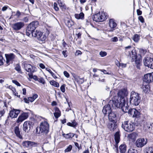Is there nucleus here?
<instances>
[{
    "mask_svg": "<svg viewBox=\"0 0 153 153\" xmlns=\"http://www.w3.org/2000/svg\"><path fill=\"white\" fill-rule=\"evenodd\" d=\"M140 98L138 93L134 91L131 93L130 98V103L133 105H137L140 102Z\"/></svg>",
    "mask_w": 153,
    "mask_h": 153,
    "instance_id": "obj_1",
    "label": "nucleus"
},
{
    "mask_svg": "<svg viewBox=\"0 0 153 153\" xmlns=\"http://www.w3.org/2000/svg\"><path fill=\"white\" fill-rule=\"evenodd\" d=\"M38 25L39 22L37 21L31 22L27 26L26 31V35L29 36L32 32L34 30L38 27Z\"/></svg>",
    "mask_w": 153,
    "mask_h": 153,
    "instance_id": "obj_2",
    "label": "nucleus"
},
{
    "mask_svg": "<svg viewBox=\"0 0 153 153\" xmlns=\"http://www.w3.org/2000/svg\"><path fill=\"white\" fill-rule=\"evenodd\" d=\"M125 52L128 56H129L132 59H135L137 58V53L135 51L132 49L131 46H128L125 47Z\"/></svg>",
    "mask_w": 153,
    "mask_h": 153,
    "instance_id": "obj_3",
    "label": "nucleus"
},
{
    "mask_svg": "<svg viewBox=\"0 0 153 153\" xmlns=\"http://www.w3.org/2000/svg\"><path fill=\"white\" fill-rule=\"evenodd\" d=\"M112 102L113 104L112 105L120 108L122 107L124 105H125L126 104L125 99H124L120 98V97H118L116 100H112Z\"/></svg>",
    "mask_w": 153,
    "mask_h": 153,
    "instance_id": "obj_4",
    "label": "nucleus"
},
{
    "mask_svg": "<svg viewBox=\"0 0 153 153\" xmlns=\"http://www.w3.org/2000/svg\"><path fill=\"white\" fill-rule=\"evenodd\" d=\"M49 125L48 122L46 121L42 122L39 128V132L38 133L39 134L43 133L47 134L49 131Z\"/></svg>",
    "mask_w": 153,
    "mask_h": 153,
    "instance_id": "obj_5",
    "label": "nucleus"
},
{
    "mask_svg": "<svg viewBox=\"0 0 153 153\" xmlns=\"http://www.w3.org/2000/svg\"><path fill=\"white\" fill-rule=\"evenodd\" d=\"M122 127L125 131L128 132L132 131L134 129L133 123L128 121H124L122 125Z\"/></svg>",
    "mask_w": 153,
    "mask_h": 153,
    "instance_id": "obj_6",
    "label": "nucleus"
},
{
    "mask_svg": "<svg viewBox=\"0 0 153 153\" xmlns=\"http://www.w3.org/2000/svg\"><path fill=\"white\" fill-rule=\"evenodd\" d=\"M106 19L105 13L101 11L94 15L93 20L97 22H102L106 20Z\"/></svg>",
    "mask_w": 153,
    "mask_h": 153,
    "instance_id": "obj_7",
    "label": "nucleus"
},
{
    "mask_svg": "<svg viewBox=\"0 0 153 153\" xmlns=\"http://www.w3.org/2000/svg\"><path fill=\"white\" fill-rule=\"evenodd\" d=\"M22 65L23 66L25 70L28 72L33 73L36 71V67L26 62H23L22 63Z\"/></svg>",
    "mask_w": 153,
    "mask_h": 153,
    "instance_id": "obj_8",
    "label": "nucleus"
},
{
    "mask_svg": "<svg viewBox=\"0 0 153 153\" xmlns=\"http://www.w3.org/2000/svg\"><path fill=\"white\" fill-rule=\"evenodd\" d=\"M34 123L30 121H26L23 124V129L25 132L28 133L31 128L33 125Z\"/></svg>",
    "mask_w": 153,
    "mask_h": 153,
    "instance_id": "obj_9",
    "label": "nucleus"
},
{
    "mask_svg": "<svg viewBox=\"0 0 153 153\" xmlns=\"http://www.w3.org/2000/svg\"><path fill=\"white\" fill-rule=\"evenodd\" d=\"M143 62L145 66L153 69V58L147 57L143 60Z\"/></svg>",
    "mask_w": 153,
    "mask_h": 153,
    "instance_id": "obj_10",
    "label": "nucleus"
},
{
    "mask_svg": "<svg viewBox=\"0 0 153 153\" xmlns=\"http://www.w3.org/2000/svg\"><path fill=\"white\" fill-rule=\"evenodd\" d=\"M24 25L25 24L23 22H20L13 24L12 27L15 30H19L23 28Z\"/></svg>",
    "mask_w": 153,
    "mask_h": 153,
    "instance_id": "obj_11",
    "label": "nucleus"
},
{
    "mask_svg": "<svg viewBox=\"0 0 153 153\" xmlns=\"http://www.w3.org/2000/svg\"><path fill=\"white\" fill-rule=\"evenodd\" d=\"M143 81L148 83L153 82V72L145 74L144 76Z\"/></svg>",
    "mask_w": 153,
    "mask_h": 153,
    "instance_id": "obj_12",
    "label": "nucleus"
},
{
    "mask_svg": "<svg viewBox=\"0 0 153 153\" xmlns=\"http://www.w3.org/2000/svg\"><path fill=\"white\" fill-rule=\"evenodd\" d=\"M128 114L133 117L138 118L140 114V112L134 108H132L129 110Z\"/></svg>",
    "mask_w": 153,
    "mask_h": 153,
    "instance_id": "obj_13",
    "label": "nucleus"
},
{
    "mask_svg": "<svg viewBox=\"0 0 153 153\" xmlns=\"http://www.w3.org/2000/svg\"><path fill=\"white\" fill-rule=\"evenodd\" d=\"M127 91L126 88H122L118 92V97L120 98L124 99H125L127 95Z\"/></svg>",
    "mask_w": 153,
    "mask_h": 153,
    "instance_id": "obj_14",
    "label": "nucleus"
},
{
    "mask_svg": "<svg viewBox=\"0 0 153 153\" xmlns=\"http://www.w3.org/2000/svg\"><path fill=\"white\" fill-rule=\"evenodd\" d=\"M5 56L6 59V62L7 64L12 63L15 57V55L12 53L6 54Z\"/></svg>",
    "mask_w": 153,
    "mask_h": 153,
    "instance_id": "obj_15",
    "label": "nucleus"
},
{
    "mask_svg": "<svg viewBox=\"0 0 153 153\" xmlns=\"http://www.w3.org/2000/svg\"><path fill=\"white\" fill-rule=\"evenodd\" d=\"M28 113H23L18 117L17 122L18 123H21L24 120L27 119L28 117Z\"/></svg>",
    "mask_w": 153,
    "mask_h": 153,
    "instance_id": "obj_16",
    "label": "nucleus"
},
{
    "mask_svg": "<svg viewBox=\"0 0 153 153\" xmlns=\"http://www.w3.org/2000/svg\"><path fill=\"white\" fill-rule=\"evenodd\" d=\"M109 25L111 29L109 31L113 32L117 26V24L116 23L113 19H110L109 21Z\"/></svg>",
    "mask_w": 153,
    "mask_h": 153,
    "instance_id": "obj_17",
    "label": "nucleus"
},
{
    "mask_svg": "<svg viewBox=\"0 0 153 153\" xmlns=\"http://www.w3.org/2000/svg\"><path fill=\"white\" fill-rule=\"evenodd\" d=\"M20 112V111L19 110L13 109L10 111L9 113L10 116L12 118H16L17 117Z\"/></svg>",
    "mask_w": 153,
    "mask_h": 153,
    "instance_id": "obj_18",
    "label": "nucleus"
},
{
    "mask_svg": "<svg viewBox=\"0 0 153 153\" xmlns=\"http://www.w3.org/2000/svg\"><path fill=\"white\" fill-rule=\"evenodd\" d=\"M111 111V108L109 105H107L105 106L102 110L103 113L104 114H108Z\"/></svg>",
    "mask_w": 153,
    "mask_h": 153,
    "instance_id": "obj_19",
    "label": "nucleus"
},
{
    "mask_svg": "<svg viewBox=\"0 0 153 153\" xmlns=\"http://www.w3.org/2000/svg\"><path fill=\"white\" fill-rule=\"evenodd\" d=\"M137 135V133L133 132L129 134L128 136V137L129 141H131L133 142L135 140Z\"/></svg>",
    "mask_w": 153,
    "mask_h": 153,
    "instance_id": "obj_20",
    "label": "nucleus"
},
{
    "mask_svg": "<svg viewBox=\"0 0 153 153\" xmlns=\"http://www.w3.org/2000/svg\"><path fill=\"white\" fill-rule=\"evenodd\" d=\"M108 116L109 120L110 121H115L117 115L115 112L111 111L108 114Z\"/></svg>",
    "mask_w": 153,
    "mask_h": 153,
    "instance_id": "obj_21",
    "label": "nucleus"
},
{
    "mask_svg": "<svg viewBox=\"0 0 153 153\" xmlns=\"http://www.w3.org/2000/svg\"><path fill=\"white\" fill-rule=\"evenodd\" d=\"M108 127L111 131H114L117 128V125L115 121H111L109 124Z\"/></svg>",
    "mask_w": 153,
    "mask_h": 153,
    "instance_id": "obj_22",
    "label": "nucleus"
},
{
    "mask_svg": "<svg viewBox=\"0 0 153 153\" xmlns=\"http://www.w3.org/2000/svg\"><path fill=\"white\" fill-rule=\"evenodd\" d=\"M14 132L16 136L20 139H22V136L21 134L19 128L18 126H16L14 128Z\"/></svg>",
    "mask_w": 153,
    "mask_h": 153,
    "instance_id": "obj_23",
    "label": "nucleus"
},
{
    "mask_svg": "<svg viewBox=\"0 0 153 153\" xmlns=\"http://www.w3.org/2000/svg\"><path fill=\"white\" fill-rule=\"evenodd\" d=\"M146 82L143 81L142 88L143 89L144 92L146 93L149 91V84Z\"/></svg>",
    "mask_w": 153,
    "mask_h": 153,
    "instance_id": "obj_24",
    "label": "nucleus"
},
{
    "mask_svg": "<svg viewBox=\"0 0 153 153\" xmlns=\"http://www.w3.org/2000/svg\"><path fill=\"white\" fill-rule=\"evenodd\" d=\"M120 134L119 131H117L114 134V139L116 143H118L120 140Z\"/></svg>",
    "mask_w": 153,
    "mask_h": 153,
    "instance_id": "obj_25",
    "label": "nucleus"
},
{
    "mask_svg": "<svg viewBox=\"0 0 153 153\" xmlns=\"http://www.w3.org/2000/svg\"><path fill=\"white\" fill-rule=\"evenodd\" d=\"M147 143V139L146 138H140L136 140L135 143Z\"/></svg>",
    "mask_w": 153,
    "mask_h": 153,
    "instance_id": "obj_26",
    "label": "nucleus"
},
{
    "mask_svg": "<svg viewBox=\"0 0 153 153\" xmlns=\"http://www.w3.org/2000/svg\"><path fill=\"white\" fill-rule=\"evenodd\" d=\"M119 149L121 153H125L126 148L125 144H121L119 146Z\"/></svg>",
    "mask_w": 153,
    "mask_h": 153,
    "instance_id": "obj_27",
    "label": "nucleus"
},
{
    "mask_svg": "<svg viewBox=\"0 0 153 153\" xmlns=\"http://www.w3.org/2000/svg\"><path fill=\"white\" fill-rule=\"evenodd\" d=\"M32 36L34 37H37L38 38V36H40L41 34V32L39 31H38L36 30L35 31V30L33 31L32 32V33H31Z\"/></svg>",
    "mask_w": 153,
    "mask_h": 153,
    "instance_id": "obj_28",
    "label": "nucleus"
},
{
    "mask_svg": "<svg viewBox=\"0 0 153 153\" xmlns=\"http://www.w3.org/2000/svg\"><path fill=\"white\" fill-rule=\"evenodd\" d=\"M74 16L76 19H83L84 18V14L83 13H81L79 14H75L74 15Z\"/></svg>",
    "mask_w": 153,
    "mask_h": 153,
    "instance_id": "obj_29",
    "label": "nucleus"
},
{
    "mask_svg": "<svg viewBox=\"0 0 153 153\" xmlns=\"http://www.w3.org/2000/svg\"><path fill=\"white\" fill-rule=\"evenodd\" d=\"M54 115L56 118H58L61 115V112L58 108H56L55 111L54 113Z\"/></svg>",
    "mask_w": 153,
    "mask_h": 153,
    "instance_id": "obj_30",
    "label": "nucleus"
},
{
    "mask_svg": "<svg viewBox=\"0 0 153 153\" xmlns=\"http://www.w3.org/2000/svg\"><path fill=\"white\" fill-rule=\"evenodd\" d=\"M144 153H153V147H146L144 151Z\"/></svg>",
    "mask_w": 153,
    "mask_h": 153,
    "instance_id": "obj_31",
    "label": "nucleus"
},
{
    "mask_svg": "<svg viewBox=\"0 0 153 153\" xmlns=\"http://www.w3.org/2000/svg\"><path fill=\"white\" fill-rule=\"evenodd\" d=\"M37 38L39 41L43 42L46 39V36L44 35H43L42 33L41 32V34L38 36Z\"/></svg>",
    "mask_w": 153,
    "mask_h": 153,
    "instance_id": "obj_32",
    "label": "nucleus"
},
{
    "mask_svg": "<svg viewBox=\"0 0 153 153\" xmlns=\"http://www.w3.org/2000/svg\"><path fill=\"white\" fill-rule=\"evenodd\" d=\"M63 135L67 139H69L73 137L74 136V134L73 133H69L67 134H64Z\"/></svg>",
    "mask_w": 153,
    "mask_h": 153,
    "instance_id": "obj_33",
    "label": "nucleus"
},
{
    "mask_svg": "<svg viewBox=\"0 0 153 153\" xmlns=\"http://www.w3.org/2000/svg\"><path fill=\"white\" fill-rule=\"evenodd\" d=\"M50 83L52 85L55 87H59V84L57 82L54 80H51L50 81Z\"/></svg>",
    "mask_w": 153,
    "mask_h": 153,
    "instance_id": "obj_34",
    "label": "nucleus"
},
{
    "mask_svg": "<svg viewBox=\"0 0 153 153\" xmlns=\"http://www.w3.org/2000/svg\"><path fill=\"white\" fill-rule=\"evenodd\" d=\"M38 97V95L37 94H34L32 97H28V100L29 101L31 102H33Z\"/></svg>",
    "mask_w": 153,
    "mask_h": 153,
    "instance_id": "obj_35",
    "label": "nucleus"
},
{
    "mask_svg": "<svg viewBox=\"0 0 153 153\" xmlns=\"http://www.w3.org/2000/svg\"><path fill=\"white\" fill-rule=\"evenodd\" d=\"M122 111L125 113H127L128 112V105L126 104V105L125 106V105H123L122 106V108H120Z\"/></svg>",
    "mask_w": 153,
    "mask_h": 153,
    "instance_id": "obj_36",
    "label": "nucleus"
},
{
    "mask_svg": "<svg viewBox=\"0 0 153 153\" xmlns=\"http://www.w3.org/2000/svg\"><path fill=\"white\" fill-rule=\"evenodd\" d=\"M140 39V36L137 34H135L133 37V39L135 42H137Z\"/></svg>",
    "mask_w": 153,
    "mask_h": 153,
    "instance_id": "obj_37",
    "label": "nucleus"
},
{
    "mask_svg": "<svg viewBox=\"0 0 153 153\" xmlns=\"http://www.w3.org/2000/svg\"><path fill=\"white\" fill-rule=\"evenodd\" d=\"M141 60L140 59H136L135 61V64L136 65L138 69L140 68V66L141 65Z\"/></svg>",
    "mask_w": 153,
    "mask_h": 153,
    "instance_id": "obj_38",
    "label": "nucleus"
},
{
    "mask_svg": "<svg viewBox=\"0 0 153 153\" xmlns=\"http://www.w3.org/2000/svg\"><path fill=\"white\" fill-rule=\"evenodd\" d=\"M77 124V123L74 120H73L72 123L69 122L67 123V125L68 126L72 127H75Z\"/></svg>",
    "mask_w": 153,
    "mask_h": 153,
    "instance_id": "obj_39",
    "label": "nucleus"
},
{
    "mask_svg": "<svg viewBox=\"0 0 153 153\" xmlns=\"http://www.w3.org/2000/svg\"><path fill=\"white\" fill-rule=\"evenodd\" d=\"M59 6L62 9H65L66 8L65 5L63 2L61 1H59L58 2Z\"/></svg>",
    "mask_w": 153,
    "mask_h": 153,
    "instance_id": "obj_40",
    "label": "nucleus"
},
{
    "mask_svg": "<svg viewBox=\"0 0 153 153\" xmlns=\"http://www.w3.org/2000/svg\"><path fill=\"white\" fill-rule=\"evenodd\" d=\"M37 81L43 84H44L45 83V80L44 78L42 77H40L39 78Z\"/></svg>",
    "mask_w": 153,
    "mask_h": 153,
    "instance_id": "obj_41",
    "label": "nucleus"
},
{
    "mask_svg": "<svg viewBox=\"0 0 153 153\" xmlns=\"http://www.w3.org/2000/svg\"><path fill=\"white\" fill-rule=\"evenodd\" d=\"M139 51L142 55H144L146 52V50L143 49H140Z\"/></svg>",
    "mask_w": 153,
    "mask_h": 153,
    "instance_id": "obj_42",
    "label": "nucleus"
},
{
    "mask_svg": "<svg viewBox=\"0 0 153 153\" xmlns=\"http://www.w3.org/2000/svg\"><path fill=\"white\" fill-rule=\"evenodd\" d=\"M72 148V146L71 145H69L66 149L65 150V152H70Z\"/></svg>",
    "mask_w": 153,
    "mask_h": 153,
    "instance_id": "obj_43",
    "label": "nucleus"
},
{
    "mask_svg": "<svg viewBox=\"0 0 153 153\" xmlns=\"http://www.w3.org/2000/svg\"><path fill=\"white\" fill-rule=\"evenodd\" d=\"M4 60L2 56L0 55V65H3L4 62Z\"/></svg>",
    "mask_w": 153,
    "mask_h": 153,
    "instance_id": "obj_44",
    "label": "nucleus"
},
{
    "mask_svg": "<svg viewBox=\"0 0 153 153\" xmlns=\"http://www.w3.org/2000/svg\"><path fill=\"white\" fill-rule=\"evenodd\" d=\"M100 55L101 57H104L107 55V53L105 51H101L100 52Z\"/></svg>",
    "mask_w": 153,
    "mask_h": 153,
    "instance_id": "obj_45",
    "label": "nucleus"
},
{
    "mask_svg": "<svg viewBox=\"0 0 153 153\" xmlns=\"http://www.w3.org/2000/svg\"><path fill=\"white\" fill-rule=\"evenodd\" d=\"M53 8L56 11H58L59 10V8L57 7V5L56 3L54 2L53 4Z\"/></svg>",
    "mask_w": 153,
    "mask_h": 153,
    "instance_id": "obj_46",
    "label": "nucleus"
},
{
    "mask_svg": "<svg viewBox=\"0 0 153 153\" xmlns=\"http://www.w3.org/2000/svg\"><path fill=\"white\" fill-rule=\"evenodd\" d=\"M9 88L12 91L13 93H15L16 91V90L15 88H13V87L12 86H9Z\"/></svg>",
    "mask_w": 153,
    "mask_h": 153,
    "instance_id": "obj_47",
    "label": "nucleus"
},
{
    "mask_svg": "<svg viewBox=\"0 0 153 153\" xmlns=\"http://www.w3.org/2000/svg\"><path fill=\"white\" fill-rule=\"evenodd\" d=\"M65 85L63 84L60 87V90L62 92H64L65 91Z\"/></svg>",
    "mask_w": 153,
    "mask_h": 153,
    "instance_id": "obj_48",
    "label": "nucleus"
},
{
    "mask_svg": "<svg viewBox=\"0 0 153 153\" xmlns=\"http://www.w3.org/2000/svg\"><path fill=\"white\" fill-rule=\"evenodd\" d=\"M15 69L18 72H19L21 71V67L18 65H17L16 67L15 68Z\"/></svg>",
    "mask_w": 153,
    "mask_h": 153,
    "instance_id": "obj_49",
    "label": "nucleus"
},
{
    "mask_svg": "<svg viewBox=\"0 0 153 153\" xmlns=\"http://www.w3.org/2000/svg\"><path fill=\"white\" fill-rule=\"evenodd\" d=\"M32 144H23V146L25 147L28 149H30L32 147Z\"/></svg>",
    "mask_w": 153,
    "mask_h": 153,
    "instance_id": "obj_50",
    "label": "nucleus"
},
{
    "mask_svg": "<svg viewBox=\"0 0 153 153\" xmlns=\"http://www.w3.org/2000/svg\"><path fill=\"white\" fill-rule=\"evenodd\" d=\"M138 19L142 23L144 22V19L142 16H139L138 17Z\"/></svg>",
    "mask_w": 153,
    "mask_h": 153,
    "instance_id": "obj_51",
    "label": "nucleus"
},
{
    "mask_svg": "<svg viewBox=\"0 0 153 153\" xmlns=\"http://www.w3.org/2000/svg\"><path fill=\"white\" fill-rule=\"evenodd\" d=\"M12 82L13 83L18 86H21V85L20 83L16 80H12Z\"/></svg>",
    "mask_w": 153,
    "mask_h": 153,
    "instance_id": "obj_52",
    "label": "nucleus"
},
{
    "mask_svg": "<svg viewBox=\"0 0 153 153\" xmlns=\"http://www.w3.org/2000/svg\"><path fill=\"white\" fill-rule=\"evenodd\" d=\"M128 152V153H137L136 151L133 149H130Z\"/></svg>",
    "mask_w": 153,
    "mask_h": 153,
    "instance_id": "obj_53",
    "label": "nucleus"
},
{
    "mask_svg": "<svg viewBox=\"0 0 153 153\" xmlns=\"http://www.w3.org/2000/svg\"><path fill=\"white\" fill-rule=\"evenodd\" d=\"M111 41L113 42H116L118 41V39L117 37H114L111 38Z\"/></svg>",
    "mask_w": 153,
    "mask_h": 153,
    "instance_id": "obj_54",
    "label": "nucleus"
},
{
    "mask_svg": "<svg viewBox=\"0 0 153 153\" xmlns=\"http://www.w3.org/2000/svg\"><path fill=\"white\" fill-rule=\"evenodd\" d=\"M64 74L65 76L66 77L68 78L69 77V73L66 71H64Z\"/></svg>",
    "mask_w": 153,
    "mask_h": 153,
    "instance_id": "obj_55",
    "label": "nucleus"
},
{
    "mask_svg": "<svg viewBox=\"0 0 153 153\" xmlns=\"http://www.w3.org/2000/svg\"><path fill=\"white\" fill-rule=\"evenodd\" d=\"M82 54V52L80 51L77 50L76 51L75 54L76 55L78 56L79 55H81Z\"/></svg>",
    "mask_w": 153,
    "mask_h": 153,
    "instance_id": "obj_56",
    "label": "nucleus"
},
{
    "mask_svg": "<svg viewBox=\"0 0 153 153\" xmlns=\"http://www.w3.org/2000/svg\"><path fill=\"white\" fill-rule=\"evenodd\" d=\"M119 66L121 67L122 68H124L126 67V65L125 64L119 63Z\"/></svg>",
    "mask_w": 153,
    "mask_h": 153,
    "instance_id": "obj_57",
    "label": "nucleus"
},
{
    "mask_svg": "<svg viewBox=\"0 0 153 153\" xmlns=\"http://www.w3.org/2000/svg\"><path fill=\"white\" fill-rule=\"evenodd\" d=\"M145 144H135L136 146L138 148H141L143 147Z\"/></svg>",
    "mask_w": 153,
    "mask_h": 153,
    "instance_id": "obj_58",
    "label": "nucleus"
},
{
    "mask_svg": "<svg viewBox=\"0 0 153 153\" xmlns=\"http://www.w3.org/2000/svg\"><path fill=\"white\" fill-rule=\"evenodd\" d=\"M24 102L26 103H29L30 101L28 100V97L27 98H24Z\"/></svg>",
    "mask_w": 153,
    "mask_h": 153,
    "instance_id": "obj_59",
    "label": "nucleus"
},
{
    "mask_svg": "<svg viewBox=\"0 0 153 153\" xmlns=\"http://www.w3.org/2000/svg\"><path fill=\"white\" fill-rule=\"evenodd\" d=\"M4 113L5 111L4 110L0 111V117H1L4 114Z\"/></svg>",
    "mask_w": 153,
    "mask_h": 153,
    "instance_id": "obj_60",
    "label": "nucleus"
},
{
    "mask_svg": "<svg viewBox=\"0 0 153 153\" xmlns=\"http://www.w3.org/2000/svg\"><path fill=\"white\" fill-rule=\"evenodd\" d=\"M137 14L138 15H141L142 13V12L141 10L139 9H137Z\"/></svg>",
    "mask_w": 153,
    "mask_h": 153,
    "instance_id": "obj_61",
    "label": "nucleus"
},
{
    "mask_svg": "<svg viewBox=\"0 0 153 153\" xmlns=\"http://www.w3.org/2000/svg\"><path fill=\"white\" fill-rule=\"evenodd\" d=\"M8 6H4L2 7V10L3 11H5L8 8Z\"/></svg>",
    "mask_w": 153,
    "mask_h": 153,
    "instance_id": "obj_62",
    "label": "nucleus"
},
{
    "mask_svg": "<svg viewBox=\"0 0 153 153\" xmlns=\"http://www.w3.org/2000/svg\"><path fill=\"white\" fill-rule=\"evenodd\" d=\"M68 27H71L72 24V22L71 21H68Z\"/></svg>",
    "mask_w": 153,
    "mask_h": 153,
    "instance_id": "obj_63",
    "label": "nucleus"
},
{
    "mask_svg": "<svg viewBox=\"0 0 153 153\" xmlns=\"http://www.w3.org/2000/svg\"><path fill=\"white\" fill-rule=\"evenodd\" d=\"M39 67L42 69H44L45 68V66L42 63H40L39 64Z\"/></svg>",
    "mask_w": 153,
    "mask_h": 153,
    "instance_id": "obj_64",
    "label": "nucleus"
}]
</instances>
